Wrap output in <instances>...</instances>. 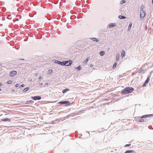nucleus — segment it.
Here are the masks:
<instances>
[{"label": "nucleus", "mask_w": 153, "mask_h": 153, "mask_svg": "<svg viewBox=\"0 0 153 153\" xmlns=\"http://www.w3.org/2000/svg\"><path fill=\"white\" fill-rule=\"evenodd\" d=\"M57 63L61 65H64V62H61L59 61H58Z\"/></svg>", "instance_id": "15"}, {"label": "nucleus", "mask_w": 153, "mask_h": 153, "mask_svg": "<svg viewBox=\"0 0 153 153\" xmlns=\"http://www.w3.org/2000/svg\"><path fill=\"white\" fill-rule=\"evenodd\" d=\"M12 81L11 80H9L7 82V84H10L12 83Z\"/></svg>", "instance_id": "24"}, {"label": "nucleus", "mask_w": 153, "mask_h": 153, "mask_svg": "<svg viewBox=\"0 0 153 153\" xmlns=\"http://www.w3.org/2000/svg\"><path fill=\"white\" fill-rule=\"evenodd\" d=\"M144 7V6H141V8H142V9H143Z\"/></svg>", "instance_id": "33"}, {"label": "nucleus", "mask_w": 153, "mask_h": 153, "mask_svg": "<svg viewBox=\"0 0 153 153\" xmlns=\"http://www.w3.org/2000/svg\"><path fill=\"white\" fill-rule=\"evenodd\" d=\"M94 66V65L93 64H91L90 65V67L91 68H92V67H93V66Z\"/></svg>", "instance_id": "31"}, {"label": "nucleus", "mask_w": 153, "mask_h": 153, "mask_svg": "<svg viewBox=\"0 0 153 153\" xmlns=\"http://www.w3.org/2000/svg\"><path fill=\"white\" fill-rule=\"evenodd\" d=\"M131 145L130 144H126V145H125V147H128V146H130Z\"/></svg>", "instance_id": "30"}, {"label": "nucleus", "mask_w": 153, "mask_h": 153, "mask_svg": "<svg viewBox=\"0 0 153 153\" xmlns=\"http://www.w3.org/2000/svg\"><path fill=\"white\" fill-rule=\"evenodd\" d=\"M19 84H17L15 86L16 87H18L19 86Z\"/></svg>", "instance_id": "29"}, {"label": "nucleus", "mask_w": 153, "mask_h": 153, "mask_svg": "<svg viewBox=\"0 0 153 153\" xmlns=\"http://www.w3.org/2000/svg\"><path fill=\"white\" fill-rule=\"evenodd\" d=\"M41 84V85H42L43 84H42V83H41V84Z\"/></svg>", "instance_id": "35"}, {"label": "nucleus", "mask_w": 153, "mask_h": 153, "mask_svg": "<svg viewBox=\"0 0 153 153\" xmlns=\"http://www.w3.org/2000/svg\"><path fill=\"white\" fill-rule=\"evenodd\" d=\"M120 57V55L119 54H117V55L116 58V59L117 60V61H118L119 60V58Z\"/></svg>", "instance_id": "19"}, {"label": "nucleus", "mask_w": 153, "mask_h": 153, "mask_svg": "<svg viewBox=\"0 0 153 153\" xmlns=\"http://www.w3.org/2000/svg\"><path fill=\"white\" fill-rule=\"evenodd\" d=\"M76 68L79 70H80L81 69V67L80 66H79L77 68Z\"/></svg>", "instance_id": "27"}, {"label": "nucleus", "mask_w": 153, "mask_h": 153, "mask_svg": "<svg viewBox=\"0 0 153 153\" xmlns=\"http://www.w3.org/2000/svg\"><path fill=\"white\" fill-rule=\"evenodd\" d=\"M146 13L145 11L143 10H140V15L141 18L143 19L145 16Z\"/></svg>", "instance_id": "4"}, {"label": "nucleus", "mask_w": 153, "mask_h": 153, "mask_svg": "<svg viewBox=\"0 0 153 153\" xmlns=\"http://www.w3.org/2000/svg\"><path fill=\"white\" fill-rule=\"evenodd\" d=\"M24 84H22L20 86V88H22V87H24Z\"/></svg>", "instance_id": "28"}, {"label": "nucleus", "mask_w": 153, "mask_h": 153, "mask_svg": "<svg viewBox=\"0 0 153 153\" xmlns=\"http://www.w3.org/2000/svg\"><path fill=\"white\" fill-rule=\"evenodd\" d=\"M105 54V52L103 51H101L100 52V55L101 56H103Z\"/></svg>", "instance_id": "16"}, {"label": "nucleus", "mask_w": 153, "mask_h": 153, "mask_svg": "<svg viewBox=\"0 0 153 153\" xmlns=\"http://www.w3.org/2000/svg\"><path fill=\"white\" fill-rule=\"evenodd\" d=\"M152 3H153V0H152Z\"/></svg>", "instance_id": "37"}, {"label": "nucleus", "mask_w": 153, "mask_h": 153, "mask_svg": "<svg viewBox=\"0 0 153 153\" xmlns=\"http://www.w3.org/2000/svg\"><path fill=\"white\" fill-rule=\"evenodd\" d=\"M53 71L51 69H50L48 70V73L50 74H51L52 72Z\"/></svg>", "instance_id": "23"}, {"label": "nucleus", "mask_w": 153, "mask_h": 153, "mask_svg": "<svg viewBox=\"0 0 153 153\" xmlns=\"http://www.w3.org/2000/svg\"><path fill=\"white\" fill-rule=\"evenodd\" d=\"M152 114L146 115H143L142 117H141V119L139 120L138 122H143L144 121V120L143 119V118H146L147 117H149V116H152Z\"/></svg>", "instance_id": "2"}, {"label": "nucleus", "mask_w": 153, "mask_h": 153, "mask_svg": "<svg viewBox=\"0 0 153 153\" xmlns=\"http://www.w3.org/2000/svg\"><path fill=\"white\" fill-rule=\"evenodd\" d=\"M143 69H141L139 71V73H141L143 71Z\"/></svg>", "instance_id": "26"}, {"label": "nucleus", "mask_w": 153, "mask_h": 153, "mask_svg": "<svg viewBox=\"0 0 153 153\" xmlns=\"http://www.w3.org/2000/svg\"><path fill=\"white\" fill-rule=\"evenodd\" d=\"M126 2L125 1V0H122L120 1V4H122L124 3H125Z\"/></svg>", "instance_id": "25"}, {"label": "nucleus", "mask_w": 153, "mask_h": 153, "mask_svg": "<svg viewBox=\"0 0 153 153\" xmlns=\"http://www.w3.org/2000/svg\"><path fill=\"white\" fill-rule=\"evenodd\" d=\"M134 90L133 88L128 87L123 89L121 92L122 94L126 95L132 92Z\"/></svg>", "instance_id": "1"}, {"label": "nucleus", "mask_w": 153, "mask_h": 153, "mask_svg": "<svg viewBox=\"0 0 153 153\" xmlns=\"http://www.w3.org/2000/svg\"><path fill=\"white\" fill-rule=\"evenodd\" d=\"M30 102L31 103L33 102V101H32V100L28 101L27 102L26 104H29Z\"/></svg>", "instance_id": "21"}, {"label": "nucleus", "mask_w": 153, "mask_h": 153, "mask_svg": "<svg viewBox=\"0 0 153 153\" xmlns=\"http://www.w3.org/2000/svg\"><path fill=\"white\" fill-rule=\"evenodd\" d=\"M69 89L66 88V89L63 90L62 91V92L63 93H65L66 92H67L68 91H69Z\"/></svg>", "instance_id": "14"}, {"label": "nucleus", "mask_w": 153, "mask_h": 153, "mask_svg": "<svg viewBox=\"0 0 153 153\" xmlns=\"http://www.w3.org/2000/svg\"><path fill=\"white\" fill-rule=\"evenodd\" d=\"M69 103V102L68 101L60 102L58 103L61 104H66L67 103Z\"/></svg>", "instance_id": "9"}, {"label": "nucleus", "mask_w": 153, "mask_h": 153, "mask_svg": "<svg viewBox=\"0 0 153 153\" xmlns=\"http://www.w3.org/2000/svg\"><path fill=\"white\" fill-rule=\"evenodd\" d=\"M1 121L5 122V121H10V119L8 118H7L5 119H2L1 120Z\"/></svg>", "instance_id": "8"}, {"label": "nucleus", "mask_w": 153, "mask_h": 153, "mask_svg": "<svg viewBox=\"0 0 153 153\" xmlns=\"http://www.w3.org/2000/svg\"><path fill=\"white\" fill-rule=\"evenodd\" d=\"M90 59V57H89L87 58L83 62L85 64H87L88 62V61Z\"/></svg>", "instance_id": "10"}, {"label": "nucleus", "mask_w": 153, "mask_h": 153, "mask_svg": "<svg viewBox=\"0 0 153 153\" xmlns=\"http://www.w3.org/2000/svg\"><path fill=\"white\" fill-rule=\"evenodd\" d=\"M29 89V88L27 87L25 88V89L23 90V92H25L27 91Z\"/></svg>", "instance_id": "20"}, {"label": "nucleus", "mask_w": 153, "mask_h": 153, "mask_svg": "<svg viewBox=\"0 0 153 153\" xmlns=\"http://www.w3.org/2000/svg\"><path fill=\"white\" fill-rule=\"evenodd\" d=\"M2 85V84L1 83H0V86H1Z\"/></svg>", "instance_id": "34"}, {"label": "nucleus", "mask_w": 153, "mask_h": 153, "mask_svg": "<svg viewBox=\"0 0 153 153\" xmlns=\"http://www.w3.org/2000/svg\"><path fill=\"white\" fill-rule=\"evenodd\" d=\"M17 72L16 71H12L10 72V75L11 76H13L14 75H16L17 74Z\"/></svg>", "instance_id": "7"}, {"label": "nucleus", "mask_w": 153, "mask_h": 153, "mask_svg": "<svg viewBox=\"0 0 153 153\" xmlns=\"http://www.w3.org/2000/svg\"><path fill=\"white\" fill-rule=\"evenodd\" d=\"M119 18L120 19H124L126 17L121 15L119 16Z\"/></svg>", "instance_id": "18"}, {"label": "nucleus", "mask_w": 153, "mask_h": 153, "mask_svg": "<svg viewBox=\"0 0 153 153\" xmlns=\"http://www.w3.org/2000/svg\"><path fill=\"white\" fill-rule=\"evenodd\" d=\"M125 51L124 50H123L122 52L121 56L122 57H124L125 56Z\"/></svg>", "instance_id": "12"}, {"label": "nucleus", "mask_w": 153, "mask_h": 153, "mask_svg": "<svg viewBox=\"0 0 153 153\" xmlns=\"http://www.w3.org/2000/svg\"><path fill=\"white\" fill-rule=\"evenodd\" d=\"M134 152L133 150H128L126 151L125 153H131Z\"/></svg>", "instance_id": "17"}, {"label": "nucleus", "mask_w": 153, "mask_h": 153, "mask_svg": "<svg viewBox=\"0 0 153 153\" xmlns=\"http://www.w3.org/2000/svg\"><path fill=\"white\" fill-rule=\"evenodd\" d=\"M1 89L0 88V91H1Z\"/></svg>", "instance_id": "36"}, {"label": "nucleus", "mask_w": 153, "mask_h": 153, "mask_svg": "<svg viewBox=\"0 0 153 153\" xmlns=\"http://www.w3.org/2000/svg\"><path fill=\"white\" fill-rule=\"evenodd\" d=\"M42 76H40V77H39V79H42Z\"/></svg>", "instance_id": "32"}, {"label": "nucleus", "mask_w": 153, "mask_h": 153, "mask_svg": "<svg viewBox=\"0 0 153 153\" xmlns=\"http://www.w3.org/2000/svg\"><path fill=\"white\" fill-rule=\"evenodd\" d=\"M117 64L116 63H114V65H113V68H116V66H117Z\"/></svg>", "instance_id": "22"}, {"label": "nucleus", "mask_w": 153, "mask_h": 153, "mask_svg": "<svg viewBox=\"0 0 153 153\" xmlns=\"http://www.w3.org/2000/svg\"><path fill=\"white\" fill-rule=\"evenodd\" d=\"M115 24L114 23H111L109 25V27H113L115 26Z\"/></svg>", "instance_id": "11"}, {"label": "nucleus", "mask_w": 153, "mask_h": 153, "mask_svg": "<svg viewBox=\"0 0 153 153\" xmlns=\"http://www.w3.org/2000/svg\"><path fill=\"white\" fill-rule=\"evenodd\" d=\"M132 23L131 22L130 23V24L129 25L128 28V30H130L131 29V27H132Z\"/></svg>", "instance_id": "13"}, {"label": "nucleus", "mask_w": 153, "mask_h": 153, "mask_svg": "<svg viewBox=\"0 0 153 153\" xmlns=\"http://www.w3.org/2000/svg\"><path fill=\"white\" fill-rule=\"evenodd\" d=\"M72 62V61L71 60H69L67 61H64V65H66V66H70L71 65Z\"/></svg>", "instance_id": "3"}, {"label": "nucleus", "mask_w": 153, "mask_h": 153, "mask_svg": "<svg viewBox=\"0 0 153 153\" xmlns=\"http://www.w3.org/2000/svg\"><path fill=\"white\" fill-rule=\"evenodd\" d=\"M150 76H149L147 77V79L143 85V87L146 86V84L148 83L150 79Z\"/></svg>", "instance_id": "5"}, {"label": "nucleus", "mask_w": 153, "mask_h": 153, "mask_svg": "<svg viewBox=\"0 0 153 153\" xmlns=\"http://www.w3.org/2000/svg\"><path fill=\"white\" fill-rule=\"evenodd\" d=\"M31 98L34 100H40L41 99V97L39 96L34 97H32Z\"/></svg>", "instance_id": "6"}]
</instances>
